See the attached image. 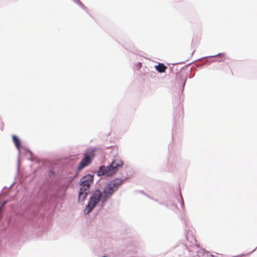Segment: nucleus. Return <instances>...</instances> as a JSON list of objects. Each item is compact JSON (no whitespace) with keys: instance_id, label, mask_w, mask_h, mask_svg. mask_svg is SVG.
I'll return each instance as SVG.
<instances>
[{"instance_id":"nucleus-5","label":"nucleus","mask_w":257,"mask_h":257,"mask_svg":"<svg viewBox=\"0 0 257 257\" xmlns=\"http://www.w3.org/2000/svg\"><path fill=\"white\" fill-rule=\"evenodd\" d=\"M188 251L187 246L183 243H179L166 253V257H186Z\"/></svg>"},{"instance_id":"nucleus-3","label":"nucleus","mask_w":257,"mask_h":257,"mask_svg":"<svg viewBox=\"0 0 257 257\" xmlns=\"http://www.w3.org/2000/svg\"><path fill=\"white\" fill-rule=\"evenodd\" d=\"M93 176L90 175H87L81 178L80 182V189L78 196L79 201H83L85 199L89 191V187L93 182Z\"/></svg>"},{"instance_id":"nucleus-6","label":"nucleus","mask_w":257,"mask_h":257,"mask_svg":"<svg viewBox=\"0 0 257 257\" xmlns=\"http://www.w3.org/2000/svg\"><path fill=\"white\" fill-rule=\"evenodd\" d=\"M95 156V150L89 149L85 154V157L81 160L78 167L79 170H82L85 167L88 165L92 161V158Z\"/></svg>"},{"instance_id":"nucleus-2","label":"nucleus","mask_w":257,"mask_h":257,"mask_svg":"<svg viewBox=\"0 0 257 257\" xmlns=\"http://www.w3.org/2000/svg\"><path fill=\"white\" fill-rule=\"evenodd\" d=\"M122 161L118 158H116L109 166L107 167L104 166L100 167L98 172V175L99 176L106 175L107 176H110L115 173L118 168L122 167Z\"/></svg>"},{"instance_id":"nucleus-1","label":"nucleus","mask_w":257,"mask_h":257,"mask_svg":"<svg viewBox=\"0 0 257 257\" xmlns=\"http://www.w3.org/2000/svg\"><path fill=\"white\" fill-rule=\"evenodd\" d=\"M122 180L116 178L110 181L104 187L102 193V203H104L112 195L118 187L121 185Z\"/></svg>"},{"instance_id":"nucleus-8","label":"nucleus","mask_w":257,"mask_h":257,"mask_svg":"<svg viewBox=\"0 0 257 257\" xmlns=\"http://www.w3.org/2000/svg\"><path fill=\"white\" fill-rule=\"evenodd\" d=\"M13 140L17 148L19 149L21 147V143L19 138L16 136L14 135L13 136Z\"/></svg>"},{"instance_id":"nucleus-7","label":"nucleus","mask_w":257,"mask_h":257,"mask_svg":"<svg viewBox=\"0 0 257 257\" xmlns=\"http://www.w3.org/2000/svg\"><path fill=\"white\" fill-rule=\"evenodd\" d=\"M155 68L159 72L163 73L166 71L167 67L163 63H159L158 65L155 66Z\"/></svg>"},{"instance_id":"nucleus-4","label":"nucleus","mask_w":257,"mask_h":257,"mask_svg":"<svg viewBox=\"0 0 257 257\" xmlns=\"http://www.w3.org/2000/svg\"><path fill=\"white\" fill-rule=\"evenodd\" d=\"M102 193L99 190H96L92 194L88 201V203L84 209L85 214H89L95 207L99 201L102 202Z\"/></svg>"}]
</instances>
